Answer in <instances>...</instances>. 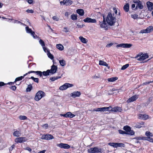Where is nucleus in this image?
Listing matches in <instances>:
<instances>
[{
  "label": "nucleus",
  "instance_id": "1",
  "mask_svg": "<svg viewBox=\"0 0 153 153\" xmlns=\"http://www.w3.org/2000/svg\"><path fill=\"white\" fill-rule=\"evenodd\" d=\"M103 20L102 23H106V22L108 24L111 26L114 25V24L116 22V19L115 17L112 16V14L111 12L108 13V15L105 18V14H102Z\"/></svg>",
  "mask_w": 153,
  "mask_h": 153
},
{
  "label": "nucleus",
  "instance_id": "2",
  "mask_svg": "<svg viewBox=\"0 0 153 153\" xmlns=\"http://www.w3.org/2000/svg\"><path fill=\"white\" fill-rule=\"evenodd\" d=\"M112 45H113V47H116L117 48L123 47V48H130L132 46V45L131 44L128 43H121L120 44H117L116 43L114 44L111 43L107 45L106 47H109Z\"/></svg>",
  "mask_w": 153,
  "mask_h": 153
},
{
  "label": "nucleus",
  "instance_id": "3",
  "mask_svg": "<svg viewBox=\"0 0 153 153\" xmlns=\"http://www.w3.org/2000/svg\"><path fill=\"white\" fill-rule=\"evenodd\" d=\"M45 95V93L44 91H39L36 94L34 100L36 101H38Z\"/></svg>",
  "mask_w": 153,
  "mask_h": 153
},
{
  "label": "nucleus",
  "instance_id": "4",
  "mask_svg": "<svg viewBox=\"0 0 153 153\" xmlns=\"http://www.w3.org/2000/svg\"><path fill=\"white\" fill-rule=\"evenodd\" d=\"M139 57H140L137 58V60L139 61H142L148 58L149 57V56L147 53L143 54L142 52H140L137 55L135 58H137Z\"/></svg>",
  "mask_w": 153,
  "mask_h": 153
},
{
  "label": "nucleus",
  "instance_id": "5",
  "mask_svg": "<svg viewBox=\"0 0 153 153\" xmlns=\"http://www.w3.org/2000/svg\"><path fill=\"white\" fill-rule=\"evenodd\" d=\"M123 129L126 132H127V134L130 135H133L134 134V131L133 130H131V127L128 126H125L123 127Z\"/></svg>",
  "mask_w": 153,
  "mask_h": 153
},
{
  "label": "nucleus",
  "instance_id": "6",
  "mask_svg": "<svg viewBox=\"0 0 153 153\" xmlns=\"http://www.w3.org/2000/svg\"><path fill=\"white\" fill-rule=\"evenodd\" d=\"M109 145L112 146L114 148L120 147H124L125 145L124 144L119 143H108Z\"/></svg>",
  "mask_w": 153,
  "mask_h": 153
},
{
  "label": "nucleus",
  "instance_id": "7",
  "mask_svg": "<svg viewBox=\"0 0 153 153\" xmlns=\"http://www.w3.org/2000/svg\"><path fill=\"white\" fill-rule=\"evenodd\" d=\"M101 149H99L97 147L91 148L88 149V152L90 153H101Z\"/></svg>",
  "mask_w": 153,
  "mask_h": 153
},
{
  "label": "nucleus",
  "instance_id": "8",
  "mask_svg": "<svg viewBox=\"0 0 153 153\" xmlns=\"http://www.w3.org/2000/svg\"><path fill=\"white\" fill-rule=\"evenodd\" d=\"M73 85L68 83H66L59 87V89L61 90H64L68 88L72 87Z\"/></svg>",
  "mask_w": 153,
  "mask_h": 153
},
{
  "label": "nucleus",
  "instance_id": "9",
  "mask_svg": "<svg viewBox=\"0 0 153 153\" xmlns=\"http://www.w3.org/2000/svg\"><path fill=\"white\" fill-rule=\"evenodd\" d=\"M56 146L61 148H63L65 149H68L70 148V145L66 143H60L57 144Z\"/></svg>",
  "mask_w": 153,
  "mask_h": 153
},
{
  "label": "nucleus",
  "instance_id": "10",
  "mask_svg": "<svg viewBox=\"0 0 153 153\" xmlns=\"http://www.w3.org/2000/svg\"><path fill=\"white\" fill-rule=\"evenodd\" d=\"M73 1L71 0H63L60 2L61 5H65L66 6H69L71 5Z\"/></svg>",
  "mask_w": 153,
  "mask_h": 153
},
{
  "label": "nucleus",
  "instance_id": "11",
  "mask_svg": "<svg viewBox=\"0 0 153 153\" xmlns=\"http://www.w3.org/2000/svg\"><path fill=\"white\" fill-rule=\"evenodd\" d=\"M27 139L25 137H19L15 139V142L16 143H22L26 141Z\"/></svg>",
  "mask_w": 153,
  "mask_h": 153
},
{
  "label": "nucleus",
  "instance_id": "12",
  "mask_svg": "<svg viewBox=\"0 0 153 153\" xmlns=\"http://www.w3.org/2000/svg\"><path fill=\"white\" fill-rule=\"evenodd\" d=\"M53 138V137L51 134H46L42 136L41 139L47 140H50Z\"/></svg>",
  "mask_w": 153,
  "mask_h": 153
},
{
  "label": "nucleus",
  "instance_id": "13",
  "mask_svg": "<svg viewBox=\"0 0 153 153\" xmlns=\"http://www.w3.org/2000/svg\"><path fill=\"white\" fill-rule=\"evenodd\" d=\"M85 22L95 23L97 20L95 19H92L89 17H87L83 20Z\"/></svg>",
  "mask_w": 153,
  "mask_h": 153
},
{
  "label": "nucleus",
  "instance_id": "14",
  "mask_svg": "<svg viewBox=\"0 0 153 153\" xmlns=\"http://www.w3.org/2000/svg\"><path fill=\"white\" fill-rule=\"evenodd\" d=\"M81 94L80 92L78 91H75L70 94L71 97L73 98H75L76 97H79Z\"/></svg>",
  "mask_w": 153,
  "mask_h": 153
},
{
  "label": "nucleus",
  "instance_id": "15",
  "mask_svg": "<svg viewBox=\"0 0 153 153\" xmlns=\"http://www.w3.org/2000/svg\"><path fill=\"white\" fill-rule=\"evenodd\" d=\"M138 118L142 119L143 120H146L149 118V116L147 114H139L138 115Z\"/></svg>",
  "mask_w": 153,
  "mask_h": 153
},
{
  "label": "nucleus",
  "instance_id": "16",
  "mask_svg": "<svg viewBox=\"0 0 153 153\" xmlns=\"http://www.w3.org/2000/svg\"><path fill=\"white\" fill-rule=\"evenodd\" d=\"M62 116L65 117L73 118L75 116V115L71 113L70 112H68L65 114H62Z\"/></svg>",
  "mask_w": 153,
  "mask_h": 153
},
{
  "label": "nucleus",
  "instance_id": "17",
  "mask_svg": "<svg viewBox=\"0 0 153 153\" xmlns=\"http://www.w3.org/2000/svg\"><path fill=\"white\" fill-rule=\"evenodd\" d=\"M44 51L45 52L47 53V55L48 57L51 59H53L54 57L50 53L49 50L48 48H43Z\"/></svg>",
  "mask_w": 153,
  "mask_h": 153
},
{
  "label": "nucleus",
  "instance_id": "18",
  "mask_svg": "<svg viewBox=\"0 0 153 153\" xmlns=\"http://www.w3.org/2000/svg\"><path fill=\"white\" fill-rule=\"evenodd\" d=\"M122 109L121 107L119 106H116L111 108L110 111H113L114 112H121L122 111Z\"/></svg>",
  "mask_w": 153,
  "mask_h": 153
},
{
  "label": "nucleus",
  "instance_id": "19",
  "mask_svg": "<svg viewBox=\"0 0 153 153\" xmlns=\"http://www.w3.org/2000/svg\"><path fill=\"white\" fill-rule=\"evenodd\" d=\"M138 98L137 96V95H134L129 98L127 100V102L128 103L131 102L135 101Z\"/></svg>",
  "mask_w": 153,
  "mask_h": 153
},
{
  "label": "nucleus",
  "instance_id": "20",
  "mask_svg": "<svg viewBox=\"0 0 153 153\" xmlns=\"http://www.w3.org/2000/svg\"><path fill=\"white\" fill-rule=\"evenodd\" d=\"M143 5L142 2L140 1L137 4H136V7L134 9V10H137L138 9V8L140 9H142L143 8Z\"/></svg>",
  "mask_w": 153,
  "mask_h": 153
},
{
  "label": "nucleus",
  "instance_id": "21",
  "mask_svg": "<svg viewBox=\"0 0 153 153\" xmlns=\"http://www.w3.org/2000/svg\"><path fill=\"white\" fill-rule=\"evenodd\" d=\"M57 67L56 66L53 65L51 67V73L53 74L55 73L57 71Z\"/></svg>",
  "mask_w": 153,
  "mask_h": 153
},
{
  "label": "nucleus",
  "instance_id": "22",
  "mask_svg": "<svg viewBox=\"0 0 153 153\" xmlns=\"http://www.w3.org/2000/svg\"><path fill=\"white\" fill-rule=\"evenodd\" d=\"M100 26L102 28H104L106 30H108V27L106 23H102L101 22H100Z\"/></svg>",
  "mask_w": 153,
  "mask_h": 153
},
{
  "label": "nucleus",
  "instance_id": "23",
  "mask_svg": "<svg viewBox=\"0 0 153 153\" xmlns=\"http://www.w3.org/2000/svg\"><path fill=\"white\" fill-rule=\"evenodd\" d=\"M76 12L80 16H82L84 15V10L81 9H79L76 10Z\"/></svg>",
  "mask_w": 153,
  "mask_h": 153
},
{
  "label": "nucleus",
  "instance_id": "24",
  "mask_svg": "<svg viewBox=\"0 0 153 153\" xmlns=\"http://www.w3.org/2000/svg\"><path fill=\"white\" fill-rule=\"evenodd\" d=\"M129 6L128 3H126L123 7V9L126 12H128L129 11Z\"/></svg>",
  "mask_w": 153,
  "mask_h": 153
},
{
  "label": "nucleus",
  "instance_id": "25",
  "mask_svg": "<svg viewBox=\"0 0 153 153\" xmlns=\"http://www.w3.org/2000/svg\"><path fill=\"white\" fill-rule=\"evenodd\" d=\"M134 139L137 140H147V137H136L134 138Z\"/></svg>",
  "mask_w": 153,
  "mask_h": 153
},
{
  "label": "nucleus",
  "instance_id": "26",
  "mask_svg": "<svg viewBox=\"0 0 153 153\" xmlns=\"http://www.w3.org/2000/svg\"><path fill=\"white\" fill-rule=\"evenodd\" d=\"M79 39L80 41L83 43H86L88 42V40L82 36H80L79 37Z\"/></svg>",
  "mask_w": 153,
  "mask_h": 153
},
{
  "label": "nucleus",
  "instance_id": "27",
  "mask_svg": "<svg viewBox=\"0 0 153 153\" xmlns=\"http://www.w3.org/2000/svg\"><path fill=\"white\" fill-rule=\"evenodd\" d=\"M99 65H101L106 66V67H108V64L106 63V62L101 60L99 61Z\"/></svg>",
  "mask_w": 153,
  "mask_h": 153
},
{
  "label": "nucleus",
  "instance_id": "28",
  "mask_svg": "<svg viewBox=\"0 0 153 153\" xmlns=\"http://www.w3.org/2000/svg\"><path fill=\"white\" fill-rule=\"evenodd\" d=\"M117 79L118 78L117 77H113L108 78V82H113L117 80Z\"/></svg>",
  "mask_w": 153,
  "mask_h": 153
},
{
  "label": "nucleus",
  "instance_id": "29",
  "mask_svg": "<svg viewBox=\"0 0 153 153\" xmlns=\"http://www.w3.org/2000/svg\"><path fill=\"white\" fill-rule=\"evenodd\" d=\"M51 73V70H48L46 71H44L42 72L43 75L45 76H48Z\"/></svg>",
  "mask_w": 153,
  "mask_h": 153
},
{
  "label": "nucleus",
  "instance_id": "30",
  "mask_svg": "<svg viewBox=\"0 0 153 153\" xmlns=\"http://www.w3.org/2000/svg\"><path fill=\"white\" fill-rule=\"evenodd\" d=\"M146 30L148 33H150L153 30V27L152 26H149L146 28Z\"/></svg>",
  "mask_w": 153,
  "mask_h": 153
},
{
  "label": "nucleus",
  "instance_id": "31",
  "mask_svg": "<svg viewBox=\"0 0 153 153\" xmlns=\"http://www.w3.org/2000/svg\"><path fill=\"white\" fill-rule=\"evenodd\" d=\"M21 134L20 132L19 131H15L13 133V135L16 137H19V135Z\"/></svg>",
  "mask_w": 153,
  "mask_h": 153
},
{
  "label": "nucleus",
  "instance_id": "32",
  "mask_svg": "<svg viewBox=\"0 0 153 153\" xmlns=\"http://www.w3.org/2000/svg\"><path fill=\"white\" fill-rule=\"evenodd\" d=\"M33 88V87L31 84H30L28 85L27 88L26 89V91L27 92H30Z\"/></svg>",
  "mask_w": 153,
  "mask_h": 153
},
{
  "label": "nucleus",
  "instance_id": "33",
  "mask_svg": "<svg viewBox=\"0 0 153 153\" xmlns=\"http://www.w3.org/2000/svg\"><path fill=\"white\" fill-rule=\"evenodd\" d=\"M29 79H32L33 81L36 82L38 83L39 81V79L37 78H35L33 76H32L30 78H28Z\"/></svg>",
  "mask_w": 153,
  "mask_h": 153
},
{
  "label": "nucleus",
  "instance_id": "34",
  "mask_svg": "<svg viewBox=\"0 0 153 153\" xmlns=\"http://www.w3.org/2000/svg\"><path fill=\"white\" fill-rule=\"evenodd\" d=\"M61 77V76H59L51 77L50 78V80H51L52 81H54L56 79L60 78Z\"/></svg>",
  "mask_w": 153,
  "mask_h": 153
},
{
  "label": "nucleus",
  "instance_id": "35",
  "mask_svg": "<svg viewBox=\"0 0 153 153\" xmlns=\"http://www.w3.org/2000/svg\"><path fill=\"white\" fill-rule=\"evenodd\" d=\"M25 76H24V74L23 76H21L20 77L16 78L15 81V82H16L17 81H20L22 80L24 78Z\"/></svg>",
  "mask_w": 153,
  "mask_h": 153
},
{
  "label": "nucleus",
  "instance_id": "36",
  "mask_svg": "<svg viewBox=\"0 0 153 153\" xmlns=\"http://www.w3.org/2000/svg\"><path fill=\"white\" fill-rule=\"evenodd\" d=\"M71 19L73 20H75L77 19V16L76 14H72L71 16Z\"/></svg>",
  "mask_w": 153,
  "mask_h": 153
},
{
  "label": "nucleus",
  "instance_id": "37",
  "mask_svg": "<svg viewBox=\"0 0 153 153\" xmlns=\"http://www.w3.org/2000/svg\"><path fill=\"white\" fill-rule=\"evenodd\" d=\"M39 42L42 46V48H46L45 47V43L42 40L40 39L39 40Z\"/></svg>",
  "mask_w": 153,
  "mask_h": 153
},
{
  "label": "nucleus",
  "instance_id": "38",
  "mask_svg": "<svg viewBox=\"0 0 153 153\" xmlns=\"http://www.w3.org/2000/svg\"><path fill=\"white\" fill-rule=\"evenodd\" d=\"M59 62L60 65L62 66H64L66 65L65 61L63 59L59 60Z\"/></svg>",
  "mask_w": 153,
  "mask_h": 153
},
{
  "label": "nucleus",
  "instance_id": "39",
  "mask_svg": "<svg viewBox=\"0 0 153 153\" xmlns=\"http://www.w3.org/2000/svg\"><path fill=\"white\" fill-rule=\"evenodd\" d=\"M145 135L147 136V137H152L153 136L152 134L150 133V132L148 131H147L146 132Z\"/></svg>",
  "mask_w": 153,
  "mask_h": 153
},
{
  "label": "nucleus",
  "instance_id": "40",
  "mask_svg": "<svg viewBox=\"0 0 153 153\" xmlns=\"http://www.w3.org/2000/svg\"><path fill=\"white\" fill-rule=\"evenodd\" d=\"M19 118L20 120H27V117L26 116L23 115H20L19 117Z\"/></svg>",
  "mask_w": 153,
  "mask_h": 153
},
{
  "label": "nucleus",
  "instance_id": "41",
  "mask_svg": "<svg viewBox=\"0 0 153 153\" xmlns=\"http://www.w3.org/2000/svg\"><path fill=\"white\" fill-rule=\"evenodd\" d=\"M146 4L147 7H152L153 6V4L152 2L148 1L147 2Z\"/></svg>",
  "mask_w": 153,
  "mask_h": 153
},
{
  "label": "nucleus",
  "instance_id": "42",
  "mask_svg": "<svg viewBox=\"0 0 153 153\" xmlns=\"http://www.w3.org/2000/svg\"><path fill=\"white\" fill-rule=\"evenodd\" d=\"M25 28L27 33H30L32 31L31 29L28 26H27Z\"/></svg>",
  "mask_w": 153,
  "mask_h": 153
},
{
  "label": "nucleus",
  "instance_id": "43",
  "mask_svg": "<svg viewBox=\"0 0 153 153\" xmlns=\"http://www.w3.org/2000/svg\"><path fill=\"white\" fill-rule=\"evenodd\" d=\"M129 64H127L124 65H123L121 68L122 70H124L127 68L129 66Z\"/></svg>",
  "mask_w": 153,
  "mask_h": 153
},
{
  "label": "nucleus",
  "instance_id": "44",
  "mask_svg": "<svg viewBox=\"0 0 153 153\" xmlns=\"http://www.w3.org/2000/svg\"><path fill=\"white\" fill-rule=\"evenodd\" d=\"M119 133L120 134H127V132H126L125 131H123L122 130L120 129L118 130Z\"/></svg>",
  "mask_w": 153,
  "mask_h": 153
},
{
  "label": "nucleus",
  "instance_id": "45",
  "mask_svg": "<svg viewBox=\"0 0 153 153\" xmlns=\"http://www.w3.org/2000/svg\"><path fill=\"white\" fill-rule=\"evenodd\" d=\"M138 15L136 14H134L131 15V17L134 19H136L138 18Z\"/></svg>",
  "mask_w": 153,
  "mask_h": 153
},
{
  "label": "nucleus",
  "instance_id": "46",
  "mask_svg": "<svg viewBox=\"0 0 153 153\" xmlns=\"http://www.w3.org/2000/svg\"><path fill=\"white\" fill-rule=\"evenodd\" d=\"M36 74L39 75L40 77L42 76V72L40 71H37L36 72Z\"/></svg>",
  "mask_w": 153,
  "mask_h": 153
},
{
  "label": "nucleus",
  "instance_id": "47",
  "mask_svg": "<svg viewBox=\"0 0 153 153\" xmlns=\"http://www.w3.org/2000/svg\"><path fill=\"white\" fill-rule=\"evenodd\" d=\"M31 35L33 36V38H37V36L35 35V32L32 31L30 33Z\"/></svg>",
  "mask_w": 153,
  "mask_h": 153
},
{
  "label": "nucleus",
  "instance_id": "48",
  "mask_svg": "<svg viewBox=\"0 0 153 153\" xmlns=\"http://www.w3.org/2000/svg\"><path fill=\"white\" fill-rule=\"evenodd\" d=\"M76 25H77V26L78 28H82L84 26H85L84 25H80L79 24L76 23Z\"/></svg>",
  "mask_w": 153,
  "mask_h": 153
},
{
  "label": "nucleus",
  "instance_id": "49",
  "mask_svg": "<svg viewBox=\"0 0 153 153\" xmlns=\"http://www.w3.org/2000/svg\"><path fill=\"white\" fill-rule=\"evenodd\" d=\"M10 89L15 91L16 89V87L15 85H13L10 87Z\"/></svg>",
  "mask_w": 153,
  "mask_h": 153
},
{
  "label": "nucleus",
  "instance_id": "50",
  "mask_svg": "<svg viewBox=\"0 0 153 153\" xmlns=\"http://www.w3.org/2000/svg\"><path fill=\"white\" fill-rule=\"evenodd\" d=\"M153 82V81H150L149 82H144L143 83V85H148V84H149L150 83Z\"/></svg>",
  "mask_w": 153,
  "mask_h": 153
},
{
  "label": "nucleus",
  "instance_id": "51",
  "mask_svg": "<svg viewBox=\"0 0 153 153\" xmlns=\"http://www.w3.org/2000/svg\"><path fill=\"white\" fill-rule=\"evenodd\" d=\"M147 140H146L149 141L153 143V139L150 137H147Z\"/></svg>",
  "mask_w": 153,
  "mask_h": 153
},
{
  "label": "nucleus",
  "instance_id": "52",
  "mask_svg": "<svg viewBox=\"0 0 153 153\" xmlns=\"http://www.w3.org/2000/svg\"><path fill=\"white\" fill-rule=\"evenodd\" d=\"M52 19L54 20L58 21L59 20V18L56 16H53Z\"/></svg>",
  "mask_w": 153,
  "mask_h": 153
},
{
  "label": "nucleus",
  "instance_id": "53",
  "mask_svg": "<svg viewBox=\"0 0 153 153\" xmlns=\"http://www.w3.org/2000/svg\"><path fill=\"white\" fill-rule=\"evenodd\" d=\"M56 48H64L63 46L61 44H58L56 45Z\"/></svg>",
  "mask_w": 153,
  "mask_h": 153
},
{
  "label": "nucleus",
  "instance_id": "54",
  "mask_svg": "<svg viewBox=\"0 0 153 153\" xmlns=\"http://www.w3.org/2000/svg\"><path fill=\"white\" fill-rule=\"evenodd\" d=\"M26 12H27L28 13H33L34 11L33 10L31 9V10H29L28 9L26 10Z\"/></svg>",
  "mask_w": 153,
  "mask_h": 153
},
{
  "label": "nucleus",
  "instance_id": "55",
  "mask_svg": "<svg viewBox=\"0 0 153 153\" xmlns=\"http://www.w3.org/2000/svg\"><path fill=\"white\" fill-rule=\"evenodd\" d=\"M140 33H148L147 31V30H146V29H144V30H141L140 32Z\"/></svg>",
  "mask_w": 153,
  "mask_h": 153
},
{
  "label": "nucleus",
  "instance_id": "56",
  "mask_svg": "<svg viewBox=\"0 0 153 153\" xmlns=\"http://www.w3.org/2000/svg\"><path fill=\"white\" fill-rule=\"evenodd\" d=\"M93 111H101L100 108H94L93 109Z\"/></svg>",
  "mask_w": 153,
  "mask_h": 153
},
{
  "label": "nucleus",
  "instance_id": "57",
  "mask_svg": "<svg viewBox=\"0 0 153 153\" xmlns=\"http://www.w3.org/2000/svg\"><path fill=\"white\" fill-rule=\"evenodd\" d=\"M111 108H112V107L111 106L108 107H105L106 111H110Z\"/></svg>",
  "mask_w": 153,
  "mask_h": 153
},
{
  "label": "nucleus",
  "instance_id": "58",
  "mask_svg": "<svg viewBox=\"0 0 153 153\" xmlns=\"http://www.w3.org/2000/svg\"><path fill=\"white\" fill-rule=\"evenodd\" d=\"M25 149L28 150L29 152H31L32 151L30 147H26Z\"/></svg>",
  "mask_w": 153,
  "mask_h": 153
},
{
  "label": "nucleus",
  "instance_id": "59",
  "mask_svg": "<svg viewBox=\"0 0 153 153\" xmlns=\"http://www.w3.org/2000/svg\"><path fill=\"white\" fill-rule=\"evenodd\" d=\"M135 7V4H132L131 6V8L132 9L134 10H134V9Z\"/></svg>",
  "mask_w": 153,
  "mask_h": 153
},
{
  "label": "nucleus",
  "instance_id": "60",
  "mask_svg": "<svg viewBox=\"0 0 153 153\" xmlns=\"http://www.w3.org/2000/svg\"><path fill=\"white\" fill-rule=\"evenodd\" d=\"M140 1L139 0H134L133 2L137 4Z\"/></svg>",
  "mask_w": 153,
  "mask_h": 153
},
{
  "label": "nucleus",
  "instance_id": "61",
  "mask_svg": "<svg viewBox=\"0 0 153 153\" xmlns=\"http://www.w3.org/2000/svg\"><path fill=\"white\" fill-rule=\"evenodd\" d=\"M101 111H106L105 107H103L102 108H100Z\"/></svg>",
  "mask_w": 153,
  "mask_h": 153
},
{
  "label": "nucleus",
  "instance_id": "62",
  "mask_svg": "<svg viewBox=\"0 0 153 153\" xmlns=\"http://www.w3.org/2000/svg\"><path fill=\"white\" fill-rule=\"evenodd\" d=\"M48 124L47 123L45 124L43 126L44 127L45 129L48 128Z\"/></svg>",
  "mask_w": 153,
  "mask_h": 153
},
{
  "label": "nucleus",
  "instance_id": "63",
  "mask_svg": "<svg viewBox=\"0 0 153 153\" xmlns=\"http://www.w3.org/2000/svg\"><path fill=\"white\" fill-rule=\"evenodd\" d=\"M6 84L4 83L3 82H0V86H2Z\"/></svg>",
  "mask_w": 153,
  "mask_h": 153
},
{
  "label": "nucleus",
  "instance_id": "64",
  "mask_svg": "<svg viewBox=\"0 0 153 153\" xmlns=\"http://www.w3.org/2000/svg\"><path fill=\"white\" fill-rule=\"evenodd\" d=\"M135 127L136 128H141L142 126L140 124L139 125H136L135 126Z\"/></svg>",
  "mask_w": 153,
  "mask_h": 153
}]
</instances>
